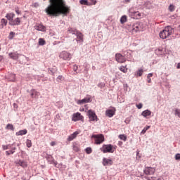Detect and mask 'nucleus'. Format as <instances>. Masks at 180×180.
I'll list each match as a JSON object with an SVG mask.
<instances>
[{"label":"nucleus","mask_w":180,"mask_h":180,"mask_svg":"<svg viewBox=\"0 0 180 180\" xmlns=\"http://www.w3.org/2000/svg\"><path fill=\"white\" fill-rule=\"evenodd\" d=\"M50 5L45 9L46 13L49 16H60L64 15L67 16L70 13L71 8L70 6L65 5V0H49Z\"/></svg>","instance_id":"1"},{"label":"nucleus","mask_w":180,"mask_h":180,"mask_svg":"<svg viewBox=\"0 0 180 180\" xmlns=\"http://www.w3.org/2000/svg\"><path fill=\"white\" fill-rule=\"evenodd\" d=\"M172 27L171 26H167L165 27V29L160 32V39H167V37H169L172 34L173 32Z\"/></svg>","instance_id":"2"},{"label":"nucleus","mask_w":180,"mask_h":180,"mask_svg":"<svg viewBox=\"0 0 180 180\" xmlns=\"http://www.w3.org/2000/svg\"><path fill=\"white\" fill-rule=\"evenodd\" d=\"M117 146H113L112 144H107V145H103V146L101 148V151L104 154H106V153H113L114 151H116Z\"/></svg>","instance_id":"3"},{"label":"nucleus","mask_w":180,"mask_h":180,"mask_svg":"<svg viewBox=\"0 0 180 180\" xmlns=\"http://www.w3.org/2000/svg\"><path fill=\"white\" fill-rule=\"evenodd\" d=\"M59 58L64 60L65 61H70L72 58V55L70 53L63 51L59 54Z\"/></svg>","instance_id":"4"},{"label":"nucleus","mask_w":180,"mask_h":180,"mask_svg":"<svg viewBox=\"0 0 180 180\" xmlns=\"http://www.w3.org/2000/svg\"><path fill=\"white\" fill-rule=\"evenodd\" d=\"M92 138L95 139V144H102L105 141V136L102 134L93 135Z\"/></svg>","instance_id":"5"},{"label":"nucleus","mask_w":180,"mask_h":180,"mask_svg":"<svg viewBox=\"0 0 180 180\" xmlns=\"http://www.w3.org/2000/svg\"><path fill=\"white\" fill-rule=\"evenodd\" d=\"M72 122H84V116L81 115V112H76L72 115Z\"/></svg>","instance_id":"6"},{"label":"nucleus","mask_w":180,"mask_h":180,"mask_svg":"<svg viewBox=\"0 0 180 180\" xmlns=\"http://www.w3.org/2000/svg\"><path fill=\"white\" fill-rule=\"evenodd\" d=\"M88 115L90 122L98 121V116H96V114L92 110H89Z\"/></svg>","instance_id":"7"},{"label":"nucleus","mask_w":180,"mask_h":180,"mask_svg":"<svg viewBox=\"0 0 180 180\" xmlns=\"http://www.w3.org/2000/svg\"><path fill=\"white\" fill-rule=\"evenodd\" d=\"M115 60L117 63L122 64L123 63H126V57L121 53H117L115 54Z\"/></svg>","instance_id":"8"},{"label":"nucleus","mask_w":180,"mask_h":180,"mask_svg":"<svg viewBox=\"0 0 180 180\" xmlns=\"http://www.w3.org/2000/svg\"><path fill=\"white\" fill-rule=\"evenodd\" d=\"M143 172L146 175H154V174H155V168L146 167Z\"/></svg>","instance_id":"9"},{"label":"nucleus","mask_w":180,"mask_h":180,"mask_svg":"<svg viewBox=\"0 0 180 180\" xmlns=\"http://www.w3.org/2000/svg\"><path fill=\"white\" fill-rule=\"evenodd\" d=\"M103 165L104 167H108L110 165H113V160L111 158H103Z\"/></svg>","instance_id":"10"},{"label":"nucleus","mask_w":180,"mask_h":180,"mask_svg":"<svg viewBox=\"0 0 180 180\" xmlns=\"http://www.w3.org/2000/svg\"><path fill=\"white\" fill-rule=\"evenodd\" d=\"M46 158L50 164H53L55 167H57V161L54 160V158L51 155L46 154Z\"/></svg>","instance_id":"11"},{"label":"nucleus","mask_w":180,"mask_h":180,"mask_svg":"<svg viewBox=\"0 0 180 180\" xmlns=\"http://www.w3.org/2000/svg\"><path fill=\"white\" fill-rule=\"evenodd\" d=\"M91 102V96L86 97L82 100H78L77 101V105H84V103H89Z\"/></svg>","instance_id":"12"},{"label":"nucleus","mask_w":180,"mask_h":180,"mask_svg":"<svg viewBox=\"0 0 180 180\" xmlns=\"http://www.w3.org/2000/svg\"><path fill=\"white\" fill-rule=\"evenodd\" d=\"M11 26H19L20 25V18H16L15 19H13L12 21L8 22Z\"/></svg>","instance_id":"13"},{"label":"nucleus","mask_w":180,"mask_h":180,"mask_svg":"<svg viewBox=\"0 0 180 180\" xmlns=\"http://www.w3.org/2000/svg\"><path fill=\"white\" fill-rule=\"evenodd\" d=\"M78 134H79V132L77 131H75L73 134H70L68 137V141H72V140H74L75 139H77V136H78Z\"/></svg>","instance_id":"14"},{"label":"nucleus","mask_w":180,"mask_h":180,"mask_svg":"<svg viewBox=\"0 0 180 180\" xmlns=\"http://www.w3.org/2000/svg\"><path fill=\"white\" fill-rule=\"evenodd\" d=\"M76 36H77V41H80V43H82L84 41V35L82 33L79 32H76Z\"/></svg>","instance_id":"15"},{"label":"nucleus","mask_w":180,"mask_h":180,"mask_svg":"<svg viewBox=\"0 0 180 180\" xmlns=\"http://www.w3.org/2000/svg\"><path fill=\"white\" fill-rule=\"evenodd\" d=\"M34 27L36 30L39 32H46V27L41 24H38Z\"/></svg>","instance_id":"16"},{"label":"nucleus","mask_w":180,"mask_h":180,"mask_svg":"<svg viewBox=\"0 0 180 180\" xmlns=\"http://www.w3.org/2000/svg\"><path fill=\"white\" fill-rule=\"evenodd\" d=\"M115 112L116 110H107L105 111V115L108 116V117H113V116H115Z\"/></svg>","instance_id":"17"},{"label":"nucleus","mask_w":180,"mask_h":180,"mask_svg":"<svg viewBox=\"0 0 180 180\" xmlns=\"http://www.w3.org/2000/svg\"><path fill=\"white\" fill-rule=\"evenodd\" d=\"M6 19H8V20H9V22H12L13 20V18H15V13H7L6 15Z\"/></svg>","instance_id":"18"},{"label":"nucleus","mask_w":180,"mask_h":180,"mask_svg":"<svg viewBox=\"0 0 180 180\" xmlns=\"http://www.w3.org/2000/svg\"><path fill=\"white\" fill-rule=\"evenodd\" d=\"M20 165V167H22V168H27V162L24 160H19L17 163Z\"/></svg>","instance_id":"19"},{"label":"nucleus","mask_w":180,"mask_h":180,"mask_svg":"<svg viewBox=\"0 0 180 180\" xmlns=\"http://www.w3.org/2000/svg\"><path fill=\"white\" fill-rule=\"evenodd\" d=\"M31 97L37 99L39 98V91L33 89L31 91Z\"/></svg>","instance_id":"20"},{"label":"nucleus","mask_w":180,"mask_h":180,"mask_svg":"<svg viewBox=\"0 0 180 180\" xmlns=\"http://www.w3.org/2000/svg\"><path fill=\"white\" fill-rule=\"evenodd\" d=\"M9 57L13 60H18V58H19V54L16 53H9Z\"/></svg>","instance_id":"21"},{"label":"nucleus","mask_w":180,"mask_h":180,"mask_svg":"<svg viewBox=\"0 0 180 180\" xmlns=\"http://www.w3.org/2000/svg\"><path fill=\"white\" fill-rule=\"evenodd\" d=\"M141 116H143V117L151 116V112L149 110H146L141 112Z\"/></svg>","instance_id":"22"},{"label":"nucleus","mask_w":180,"mask_h":180,"mask_svg":"<svg viewBox=\"0 0 180 180\" xmlns=\"http://www.w3.org/2000/svg\"><path fill=\"white\" fill-rule=\"evenodd\" d=\"M8 25V20L5 18H2L1 20V29H4V26H6Z\"/></svg>","instance_id":"23"},{"label":"nucleus","mask_w":180,"mask_h":180,"mask_svg":"<svg viewBox=\"0 0 180 180\" xmlns=\"http://www.w3.org/2000/svg\"><path fill=\"white\" fill-rule=\"evenodd\" d=\"M11 150L6 151V155H11V154L15 153V150H16V147H11Z\"/></svg>","instance_id":"24"},{"label":"nucleus","mask_w":180,"mask_h":180,"mask_svg":"<svg viewBox=\"0 0 180 180\" xmlns=\"http://www.w3.org/2000/svg\"><path fill=\"white\" fill-rule=\"evenodd\" d=\"M25 134H27V130H20L16 133V136H25Z\"/></svg>","instance_id":"25"},{"label":"nucleus","mask_w":180,"mask_h":180,"mask_svg":"<svg viewBox=\"0 0 180 180\" xmlns=\"http://www.w3.org/2000/svg\"><path fill=\"white\" fill-rule=\"evenodd\" d=\"M119 70L122 71V72H124V74H126L127 72V65L121 66L119 68Z\"/></svg>","instance_id":"26"},{"label":"nucleus","mask_w":180,"mask_h":180,"mask_svg":"<svg viewBox=\"0 0 180 180\" xmlns=\"http://www.w3.org/2000/svg\"><path fill=\"white\" fill-rule=\"evenodd\" d=\"M38 44L39 46H44L46 44V40L43 38H39Z\"/></svg>","instance_id":"27"},{"label":"nucleus","mask_w":180,"mask_h":180,"mask_svg":"<svg viewBox=\"0 0 180 180\" xmlns=\"http://www.w3.org/2000/svg\"><path fill=\"white\" fill-rule=\"evenodd\" d=\"M126 22H127V16L126 15L122 16L120 18V23L123 25V23H126Z\"/></svg>","instance_id":"28"},{"label":"nucleus","mask_w":180,"mask_h":180,"mask_svg":"<svg viewBox=\"0 0 180 180\" xmlns=\"http://www.w3.org/2000/svg\"><path fill=\"white\" fill-rule=\"evenodd\" d=\"M6 129L7 130H12V131H13V130H15V128L13 127V124H8L6 127Z\"/></svg>","instance_id":"29"},{"label":"nucleus","mask_w":180,"mask_h":180,"mask_svg":"<svg viewBox=\"0 0 180 180\" xmlns=\"http://www.w3.org/2000/svg\"><path fill=\"white\" fill-rule=\"evenodd\" d=\"M118 137L120 140H122V141H127V136L124 134H120V135H119Z\"/></svg>","instance_id":"30"},{"label":"nucleus","mask_w":180,"mask_h":180,"mask_svg":"<svg viewBox=\"0 0 180 180\" xmlns=\"http://www.w3.org/2000/svg\"><path fill=\"white\" fill-rule=\"evenodd\" d=\"M132 33H137V32H140V28L139 27V25H136L132 28L131 30Z\"/></svg>","instance_id":"31"},{"label":"nucleus","mask_w":180,"mask_h":180,"mask_svg":"<svg viewBox=\"0 0 180 180\" xmlns=\"http://www.w3.org/2000/svg\"><path fill=\"white\" fill-rule=\"evenodd\" d=\"M73 150L76 153H78V151H79V145H78V144L73 145Z\"/></svg>","instance_id":"32"},{"label":"nucleus","mask_w":180,"mask_h":180,"mask_svg":"<svg viewBox=\"0 0 180 180\" xmlns=\"http://www.w3.org/2000/svg\"><path fill=\"white\" fill-rule=\"evenodd\" d=\"M151 127L150 126H146V127L143 128V129L141 131V134H146V131L148 130Z\"/></svg>","instance_id":"33"},{"label":"nucleus","mask_w":180,"mask_h":180,"mask_svg":"<svg viewBox=\"0 0 180 180\" xmlns=\"http://www.w3.org/2000/svg\"><path fill=\"white\" fill-rule=\"evenodd\" d=\"M26 145L28 148H30V147L32 146V141L30 139H27L26 141Z\"/></svg>","instance_id":"34"},{"label":"nucleus","mask_w":180,"mask_h":180,"mask_svg":"<svg viewBox=\"0 0 180 180\" xmlns=\"http://www.w3.org/2000/svg\"><path fill=\"white\" fill-rule=\"evenodd\" d=\"M12 147V145L8 144V145H3L2 146V148L3 150H9V148H11Z\"/></svg>","instance_id":"35"},{"label":"nucleus","mask_w":180,"mask_h":180,"mask_svg":"<svg viewBox=\"0 0 180 180\" xmlns=\"http://www.w3.org/2000/svg\"><path fill=\"white\" fill-rule=\"evenodd\" d=\"M56 71H57V69H53V68H49V74H51V75H54V74L56 73Z\"/></svg>","instance_id":"36"},{"label":"nucleus","mask_w":180,"mask_h":180,"mask_svg":"<svg viewBox=\"0 0 180 180\" xmlns=\"http://www.w3.org/2000/svg\"><path fill=\"white\" fill-rule=\"evenodd\" d=\"M11 79H10V81H11V82H15L16 79V75L15 74H11Z\"/></svg>","instance_id":"37"},{"label":"nucleus","mask_w":180,"mask_h":180,"mask_svg":"<svg viewBox=\"0 0 180 180\" xmlns=\"http://www.w3.org/2000/svg\"><path fill=\"white\" fill-rule=\"evenodd\" d=\"M169 11L170 12H174V11H175V6L171 4L169 6Z\"/></svg>","instance_id":"38"},{"label":"nucleus","mask_w":180,"mask_h":180,"mask_svg":"<svg viewBox=\"0 0 180 180\" xmlns=\"http://www.w3.org/2000/svg\"><path fill=\"white\" fill-rule=\"evenodd\" d=\"M81 5H88V0H80Z\"/></svg>","instance_id":"39"},{"label":"nucleus","mask_w":180,"mask_h":180,"mask_svg":"<svg viewBox=\"0 0 180 180\" xmlns=\"http://www.w3.org/2000/svg\"><path fill=\"white\" fill-rule=\"evenodd\" d=\"M143 72H144V71L143 70V69L139 70V71H138V72H137L139 77H141V75H143Z\"/></svg>","instance_id":"40"},{"label":"nucleus","mask_w":180,"mask_h":180,"mask_svg":"<svg viewBox=\"0 0 180 180\" xmlns=\"http://www.w3.org/2000/svg\"><path fill=\"white\" fill-rule=\"evenodd\" d=\"M175 115L178 116V117H180V110L179 109H176L174 111Z\"/></svg>","instance_id":"41"},{"label":"nucleus","mask_w":180,"mask_h":180,"mask_svg":"<svg viewBox=\"0 0 180 180\" xmlns=\"http://www.w3.org/2000/svg\"><path fill=\"white\" fill-rule=\"evenodd\" d=\"M86 154H91V153H92V148H86Z\"/></svg>","instance_id":"42"},{"label":"nucleus","mask_w":180,"mask_h":180,"mask_svg":"<svg viewBox=\"0 0 180 180\" xmlns=\"http://www.w3.org/2000/svg\"><path fill=\"white\" fill-rule=\"evenodd\" d=\"M98 88H105V83L101 82L98 84Z\"/></svg>","instance_id":"43"},{"label":"nucleus","mask_w":180,"mask_h":180,"mask_svg":"<svg viewBox=\"0 0 180 180\" xmlns=\"http://www.w3.org/2000/svg\"><path fill=\"white\" fill-rule=\"evenodd\" d=\"M63 79H64V77H63L62 75H59L57 77V81H63Z\"/></svg>","instance_id":"44"},{"label":"nucleus","mask_w":180,"mask_h":180,"mask_svg":"<svg viewBox=\"0 0 180 180\" xmlns=\"http://www.w3.org/2000/svg\"><path fill=\"white\" fill-rule=\"evenodd\" d=\"M147 180H158L157 177L155 176H152V177H146Z\"/></svg>","instance_id":"45"},{"label":"nucleus","mask_w":180,"mask_h":180,"mask_svg":"<svg viewBox=\"0 0 180 180\" xmlns=\"http://www.w3.org/2000/svg\"><path fill=\"white\" fill-rule=\"evenodd\" d=\"M136 108H138V109H141V108H143V104L142 103L137 104Z\"/></svg>","instance_id":"46"},{"label":"nucleus","mask_w":180,"mask_h":180,"mask_svg":"<svg viewBox=\"0 0 180 180\" xmlns=\"http://www.w3.org/2000/svg\"><path fill=\"white\" fill-rule=\"evenodd\" d=\"M175 160H180V153H177L175 155Z\"/></svg>","instance_id":"47"},{"label":"nucleus","mask_w":180,"mask_h":180,"mask_svg":"<svg viewBox=\"0 0 180 180\" xmlns=\"http://www.w3.org/2000/svg\"><path fill=\"white\" fill-rule=\"evenodd\" d=\"M15 13H17V15H20V11H19L18 8H15Z\"/></svg>","instance_id":"48"},{"label":"nucleus","mask_w":180,"mask_h":180,"mask_svg":"<svg viewBox=\"0 0 180 180\" xmlns=\"http://www.w3.org/2000/svg\"><path fill=\"white\" fill-rule=\"evenodd\" d=\"M51 146H52V147H54V146H56V142L55 141H52V142H51Z\"/></svg>","instance_id":"49"},{"label":"nucleus","mask_w":180,"mask_h":180,"mask_svg":"<svg viewBox=\"0 0 180 180\" xmlns=\"http://www.w3.org/2000/svg\"><path fill=\"white\" fill-rule=\"evenodd\" d=\"M91 2L93 3L94 5H96V0H90Z\"/></svg>","instance_id":"50"},{"label":"nucleus","mask_w":180,"mask_h":180,"mask_svg":"<svg viewBox=\"0 0 180 180\" xmlns=\"http://www.w3.org/2000/svg\"><path fill=\"white\" fill-rule=\"evenodd\" d=\"M153 77V73H149L147 76V78H151Z\"/></svg>","instance_id":"51"},{"label":"nucleus","mask_w":180,"mask_h":180,"mask_svg":"<svg viewBox=\"0 0 180 180\" xmlns=\"http://www.w3.org/2000/svg\"><path fill=\"white\" fill-rule=\"evenodd\" d=\"M135 15H136L138 16H141V13H140L139 12H135Z\"/></svg>","instance_id":"52"},{"label":"nucleus","mask_w":180,"mask_h":180,"mask_svg":"<svg viewBox=\"0 0 180 180\" xmlns=\"http://www.w3.org/2000/svg\"><path fill=\"white\" fill-rule=\"evenodd\" d=\"M176 68L177 70H179L180 69V63H179L176 65Z\"/></svg>","instance_id":"53"},{"label":"nucleus","mask_w":180,"mask_h":180,"mask_svg":"<svg viewBox=\"0 0 180 180\" xmlns=\"http://www.w3.org/2000/svg\"><path fill=\"white\" fill-rule=\"evenodd\" d=\"M10 36H15V32H10Z\"/></svg>","instance_id":"54"},{"label":"nucleus","mask_w":180,"mask_h":180,"mask_svg":"<svg viewBox=\"0 0 180 180\" xmlns=\"http://www.w3.org/2000/svg\"><path fill=\"white\" fill-rule=\"evenodd\" d=\"M148 84H151V78H148Z\"/></svg>","instance_id":"55"},{"label":"nucleus","mask_w":180,"mask_h":180,"mask_svg":"<svg viewBox=\"0 0 180 180\" xmlns=\"http://www.w3.org/2000/svg\"><path fill=\"white\" fill-rule=\"evenodd\" d=\"M126 3L130 2V0H124Z\"/></svg>","instance_id":"56"},{"label":"nucleus","mask_w":180,"mask_h":180,"mask_svg":"<svg viewBox=\"0 0 180 180\" xmlns=\"http://www.w3.org/2000/svg\"><path fill=\"white\" fill-rule=\"evenodd\" d=\"M158 180H161V179H158Z\"/></svg>","instance_id":"57"}]
</instances>
